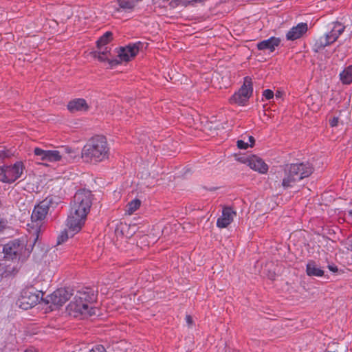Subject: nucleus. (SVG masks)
I'll return each mask as SVG.
<instances>
[{
    "label": "nucleus",
    "mask_w": 352,
    "mask_h": 352,
    "mask_svg": "<svg viewBox=\"0 0 352 352\" xmlns=\"http://www.w3.org/2000/svg\"><path fill=\"white\" fill-rule=\"evenodd\" d=\"M253 94V82L252 79L250 76H245L243 78V84L235 92L230 99V102L232 104H236L240 106H244L248 102L250 98Z\"/></svg>",
    "instance_id": "obj_8"
},
{
    "label": "nucleus",
    "mask_w": 352,
    "mask_h": 352,
    "mask_svg": "<svg viewBox=\"0 0 352 352\" xmlns=\"http://www.w3.org/2000/svg\"><path fill=\"white\" fill-rule=\"evenodd\" d=\"M89 352H106V351L102 345H96L89 351Z\"/></svg>",
    "instance_id": "obj_31"
},
{
    "label": "nucleus",
    "mask_w": 352,
    "mask_h": 352,
    "mask_svg": "<svg viewBox=\"0 0 352 352\" xmlns=\"http://www.w3.org/2000/svg\"><path fill=\"white\" fill-rule=\"evenodd\" d=\"M72 293L65 288H60L52 294L41 298L42 303L49 305V309L53 311L62 307L70 298Z\"/></svg>",
    "instance_id": "obj_6"
},
{
    "label": "nucleus",
    "mask_w": 352,
    "mask_h": 352,
    "mask_svg": "<svg viewBox=\"0 0 352 352\" xmlns=\"http://www.w3.org/2000/svg\"><path fill=\"white\" fill-rule=\"evenodd\" d=\"M26 227L30 234V239L32 240L34 245L38 240L40 234L43 232L45 228L42 221H29Z\"/></svg>",
    "instance_id": "obj_14"
},
{
    "label": "nucleus",
    "mask_w": 352,
    "mask_h": 352,
    "mask_svg": "<svg viewBox=\"0 0 352 352\" xmlns=\"http://www.w3.org/2000/svg\"><path fill=\"white\" fill-rule=\"evenodd\" d=\"M332 25L330 32L320 36L315 41L314 47L316 52L336 42L345 30V26L340 22H334Z\"/></svg>",
    "instance_id": "obj_5"
},
{
    "label": "nucleus",
    "mask_w": 352,
    "mask_h": 352,
    "mask_svg": "<svg viewBox=\"0 0 352 352\" xmlns=\"http://www.w3.org/2000/svg\"><path fill=\"white\" fill-rule=\"evenodd\" d=\"M25 248V245L20 240L14 239L9 241L4 245L3 252L5 254V258L7 259L13 260L19 255L21 254Z\"/></svg>",
    "instance_id": "obj_11"
},
{
    "label": "nucleus",
    "mask_w": 352,
    "mask_h": 352,
    "mask_svg": "<svg viewBox=\"0 0 352 352\" xmlns=\"http://www.w3.org/2000/svg\"><path fill=\"white\" fill-rule=\"evenodd\" d=\"M237 217L236 211L230 206H225L222 210V216L217 220H234Z\"/></svg>",
    "instance_id": "obj_22"
},
{
    "label": "nucleus",
    "mask_w": 352,
    "mask_h": 352,
    "mask_svg": "<svg viewBox=\"0 0 352 352\" xmlns=\"http://www.w3.org/2000/svg\"><path fill=\"white\" fill-rule=\"evenodd\" d=\"M340 79L344 84H350L352 82V65L349 66L340 73Z\"/></svg>",
    "instance_id": "obj_23"
},
{
    "label": "nucleus",
    "mask_w": 352,
    "mask_h": 352,
    "mask_svg": "<svg viewBox=\"0 0 352 352\" xmlns=\"http://www.w3.org/2000/svg\"><path fill=\"white\" fill-rule=\"evenodd\" d=\"M280 92H277V93L276 94V97L278 98V97H280Z\"/></svg>",
    "instance_id": "obj_42"
},
{
    "label": "nucleus",
    "mask_w": 352,
    "mask_h": 352,
    "mask_svg": "<svg viewBox=\"0 0 352 352\" xmlns=\"http://www.w3.org/2000/svg\"><path fill=\"white\" fill-rule=\"evenodd\" d=\"M236 144L240 149H246L249 147V143L241 140H238Z\"/></svg>",
    "instance_id": "obj_30"
},
{
    "label": "nucleus",
    "mask_w": 352,
    "mask_h": 352,
    "mask_svg": "<svg viewBox=\"0 0 352 352\" xmlns=\"http://www.w3.org/2000/svg\"><path fill=\"white\" fill-rule=\"evenodd\" d=\"M98 59L101 61H105L106 60H108L107 56H102V54H100L98 56Z\"/></svg>",
    "instance_id": "obj_38"
},
{
    "label": "nucleus",
    "mask_w": 352,
    "mask_h": 352,
    "mask_svg": "<svg viewBox=\"0 0 352 352\" xmlns=\"http://www.w3.org/2000/svg\"><path fill=\"white\" fill-rule=\"evenodd\" d=\"M307 31V24L305 23H300L290 29L286 34V38L289 41H294L300 38Z\"/></svg>",
    "instance_id": "obj_16"
},
{
    "label": "nucleus",
    "mask_w": 352,
    "mask_h": 352,
    "mask_svg": "<svg viewBox=\"0 0 352 352\" xmlns=\"http://www.w3.org/2000/svg\"><path fill=\"white\" fill-rule=\"evenodd\" d=\"M60 161L58 150H47L46 162H56Z\"/></svg>",
    "instance_id": "obj_24"
},
{
    "label": "nucleus",
    "mask_w": 352,
    "mask_h": 352,
    "mask_svg": "<svg viewBox=\"0 0 352 352\" xmlns=\"http://www.w3.org/2000/svg\"><path fill=\"white\" fill-rule=\"evenodd\" d=\"M349 214L352 217V210L349 211Z\"/></svg>",
    "instance_id": "obj_43"
},
{
    "label": "nucleus",
    "mask_w": 352,
    "mask_h": 352,
    "mask_svg": "<svg viewBox=\"0 0 352 352\" xmlns=\"http://www.w3.org/2000/svg\"><path fill=\"white\" fill-rule=\"evenodd\" d=\"M6 228V221H0V232Z\"/></svg>",
    "instance_id": "obj_37"
},
{
    "label": "nucleus",
    "mask_w": 352,
    "mask_h": 352,
    "mask_svg": "<svg viewBox=\"0 0 352 352\" xmlns=\"http://www.w3.org/2000/svg\"><path fill=\"white\" fill-rule=\"evenodd\" d=\"M110 63H111V65H113V64H116H116H118V63H119V62H118V61H117L116 60H111V61H110Z\"/></svg>",
    "instance_id": "obj_40"
},
{
    "label": "nucleus",
    "mask_w": 352,
    "mask_h": 352,
    "mask_svg": "<svg viewBox=\"0 0 352 352\" xmlns=\"http://www.w3.org/2000/svg\"><path fill=\"white\" fill-rule=\"evenodd\" d=\"M185 319H186V322L188 327H191L193 324L192 318L190 315H186Z\"/></svg>",
    "instance_id": "obj_34"
},
{
    "label": "nucleus",
    "mask_w": 352,
    "mask_h": 352,
    "mask_svg": "<svg viewBox=\"0 0 352 352\" xmlns=\"http://www.w3.org/2000/svg\"><path fill=\"white\" fill-rule=\"evenodd\" d=\"M280 40L279 38L270 37L268 39L262 41L257 43V48L259 50H269L272 52L275 48L279 45Z\"/></svg>",
    "instance_id": "obj_18"
},
{
    "label": "nucleus",
    "mask_w": 352,
    "mask_h": 352,
    "mask_svg": "<svg viewBox=\"0 0 352 352\" xmlns=\"http://www.w3.org/2000/svg\"><path fill=\"white\" fill-rule=\"evenodd\" d=\"M85 221H67V227L60 231L57 236L56 245L66 242L69 237H73L79 232L84 226Z\"/></svg>",
    "instance_id": "obj_10"
},
{
    "label": "nucleus",
    "mask_w": 352,
    "mask_h": 352,
    "mask_svg": "<svg viewBox=\"0 0 352 352\" xmlns=\"http://www.w3.org/2000/svg\"><path fill=\"white\" fill-rule=\"evenodd\" d=\"M177 5H181L183 6H194L195 2L194 0H175Z\"/></svg>",
    "instance_id": "obj_28"
},
{
    "label": "nucleus",
    "mask_w": 352,
    "mask_h": 352,
    "mask_svg": "<svg viewBox=\"0 0 352 352\" xmlns=\"http://www.w3.org/2000/svg\"><path fill=\"white\" fill-rule=\"evenodd\" d=\"M67 109L71 113L87 111L89 109V106L85 99L76 98L68 102Z\"/></svg>",
    "instance_id": "obj_17"
},
{
    "label": "nucleus",
    "mask_w": 352,
    "mask_h": 352,
    "mask_svg": "<svg viewBox=\"0 0 352 352\" xmlns=\"http://www.w3.org/2000/svg\"><path fill=\"white\" fill-rule=\"evenodd\" d=\"M72 298L66 307L67 313L74 317L87 318L97 314V294L90 287H84L72 294Z\"/></svg>",
    "instance_id": "obj_1"
},
{
    "label": "nucleus",
    "mask_w": 352,
    "mask_h": 352,
    "mask_svg": "<svg viewBox=\"0 0 352 352\" xmlns=\"http://www.w3.org/2000/svg\"><path fill=\"white\" fill-rule=\"evenodd\" d=\"M248 140H249V142H248L249 146L252 147L255 142L254 138L252 136H249Z\"/></svg>",
    "instance_id": "obj_36"
},
{
    "label": "nucleus",
    "mask_w": 352,
    "mask_h": 352,
    "mask_svg": "<svg viewBox=\"0 0 352 352\" xmlns=\"http://www.w3.org/2000/svg\"><path fill=\"white\" fill-rule=\"evenodd\" d=\"M338 124V118L333 117L332 119L329 120V124L331 127H335Z\"/></svg>",
    "instance_id": "obj_33"
},
{
    "label": "nucleus",
    "mask_w": 352,
    "mask_h": 352,
    "mask_svg": "<svg viewBox=\"0 0 352 352\" xmlns=\"http://www.w3.org/2000/svg\"><path fill=\"white\" fill-rule=\"evenodd\" d=\"M93 195L90 190H79L74 197L68 220H85L92 205Z\"/></svg>",
    "instance_id": "obj_3"
},
{
    "label": "nucleus",
    "mask_w": 352,
    "mask_h": 352,
    "mask_svg": "<svg viewBox=\"0 0 352 352\" xmlns=\"http://www.w3.org/2000/svg\"><path fill=\"white\" fill-rule=\"evenodd\" d=\"M247 163L250 168L261 174H265L268 170V166L260 157L253 155L247 160Z\"/></svg>",
    "instance_id": "obj_15"
},
{
    "label": "nucleus",
    "mask_w": 352,
    "mask_h": 352,
    "mask_svg": "<svg viewBox=\"0 0 352 352\" xmlns=\"http://www.w3.org/2000/svg\"><path fill=\"white\" fill-rule=\"evenodd\" d=\"M113 34L111 32H106L97 41L98 47L103 46L109 43L112 39Z\"/></svg>",
    "instance_id": "obj_25"
},
{
    "label": "nucleus",
    "mask_w": 352,
    "mask_h": 352,
    "mask_svg": "<svg viewBox=\"0 0 352 352\" xmlns=\"http://www.w3.org/2000/svg\"><path fill=\"white\" fill-rule=\"evenodd\" d=\"M109 146L107 139L102 135L91 138L83 146L82 158L87 162L98 163L108 159Z\"/></svg>",
    "instance_id": "obj_2"
},
{
    "label": "nucleus",
    "mask_w": 352,
    "mask_h": 352,
    "mask_svg": "<svg viewBox=\"0 0 352 352\" xmlns=\"http://www.w3.org/2000/svg\"><path fill=\"white\" fill-rule=\"evenodd\" d=\"M306 273L309 276L322 277L324 270L314 261L310 260L306 265Z\"/></svg>",
    "instance_id": "obj_20"
},
{
    "label": "nucleus",
    "mask_w": 352,
    "mask_h": 352,
    "mask_svg": "<svg viewBox=\"0 0 352 352\" xmlns=\"http://www.w3.org/2000/svg\"><path fill=\"white\" fill-rule=\"evenodd\" d=\"M43 296L44 294L41 291L33 287L25 288L22 291L19 300V307L24 310L32 308L38 302L42 303L41 298H44Z\"/></svg>",
    "instance_id": "obj_7"
},
{
    "label": "nucleus",
    "mask_w": 352,
    "mask_h": 352,
    "mask_svg": "<svg viewBox=\"0 0 352 352\" xmlns=\"http://www.w3.org/2000/svg\"><path fill=\"white\" fill-rule=\"evenodd\" d=\"M119 8L116 10L119 12L122 10L125 12H131L137 6L138 3V0H118Z\"/></svg>",
    "instance_id": "obj_21"
},
{
    "label": "nucleus",
    "mask_w": 352,
    "mask_h": 352,
    "mask_svg": "<svg viewBox=\"0 0 352 352\" xmlns=\"http://www.w3.org/2000/svg\"><path fill=\"white\" fill-rule=\"evenodd\" d=\"M23 169L24 166L21 162L0 166V181L3 183H12L21 177Z\"/></svg>",
    "instance_id": "obj_9"
},
{
    "label": "nucleus",
    "mask_w": 352,
    "mask_h": 352,
    "mask_svg": "<svg viewBox=\"0 0 352 352\" xmlns=\"http://www.w3.org/2000/svg\"><path fill=\"white\" fill-rule=\"evenodd\" d=\"M263 96L265 98L266 100H270L273 98L274 94L271 89H265L263 92Z\"/></svg>",
    "instance_id": "obj_29"
},
{
    "label": "nucleus",
    "mask_w": 352,
    "mask_h": 352,
    "mask_svg": "<svg viewBox=\"0 0 352 352\" xmlns=\"http://www.w3.org/2000/svg\"><path fill=\"white\" fill-rule=\"evenodd\" d=\"M50 201L45 199L41 201L38 204L34 206L31 216L32 220H44L47 218L50 213Z\"/></svg>",
    "instance_id": "obj_13"
},
{
    "label": "nucleus",
    "mask_w": 352,
    "mask_h": 352,
    "mask_svg": "<svg viewBox=\"0 0 352 352\" xmlns=\"http://www.w3.org/2000/svg\"><path fill=\"white\" fill-rule=\"evenodd\" d=\"M142 45V43L141 42H138L120 47L118 52L120 61L128 62L132 58H134L139 52Z\"/></svg>",
    "instance_id": "obj_12"
},
{
    "label": "nucleus",
    "mask_w": 352,
    "mask_h": 352,
    "mask_svg": "<svg viewBox=\"0 0 352 352\" xmlns=\"http://www.w3.org/2000/svg\"><path fill=\"white\" fill-rule=\"evenodd\" d=\"M108 53V51L107 50V48H105V50L102 51L101 54L102 56H107V54Z\"/></svg>",
    "instance_id": "obj_39"
},
{
    "label": "nucleus",
    "mask_w": 352,
    "mask_h": 352,
    "mask_svg": "<svg viewBox=\"0 0 352 352\" xmlns=\"http://www.w3.org/2000/svg\"><path fill=\"white\" fill-rule=\"evenodd\" d=\"M313 173V167L308 162L294 163L284 169L282 186L284 188L293 187L297 182L309 177Z\"/></svg>",
    "instance_id": "obj_4"
},
{
    "label": "nucleus",
    "mask_w": 352,
    "mask_h": 352,
    "mask_svg": "<svg viewBox=\"0 0 352 352\" xmlns=\"http://www.w3.org/2000/svg\"><path fill=\"white\" fill-rule=\"evenodd\" d=\"M231 221H217V226L219 228H224L228 226Z\"/></svg>",
    "instance_id": "obj_32"
},
{
    "label": "nucleus",
    "mask_w": 352,
    "mask_h": 352,
    "mask_svg": "<svg viewBox=\"0 0 352 352\" xmlns=\"http://www.w3.org/2000/svg\"><path fill=\"white\" fill-rule=\"evenodd\" d=\"M60 161L64 163H72L77 157L76 152L68 146H62L58 149Z\"/></svg>",
    "instance_id": "obj_19"
},
{
    "label": "nucleus",
    "mask_w": 352,
    "mask_h": 352,
    "mask_svg": "<svg viewBox=\"0 0 352 352\" xmlns=\"http://www.w3.org/2000/svg\"><path fill=\"white\" fill-rule=\"evenodd\" d=\"M328 268H329V270L331 272H333V273L337 272H338V267H337L336 265H328Z\"/></svg>",
    "instance_id": "obj_35"
},
{
    "label": "nucleus",
    "mask_w": 352,
    "mask_h": 352,
    "mask_svg": "<svg viewBox=\"0 0 352 352\" xmlns=\"http://www.w3.org/2000/svg\"><path fill=\"white\" fill-rule=\"evenodd\" d=\"M24 352H35V351L33 349H29L25 350Z\"/></svg>",
    "instance_id": "obj_41"
},
{
    "label": "nucleus",
    "mask_w": 352,
    "mask_h": 352,
    "mask_svg": "<svg viewBox=\"0 0 352 352\" xmlns=\"http://www.w3.org/2000/svg\"><path fill=\"white\" fill-rule=\"evenodd\" d=\"M140 205V200L135 199L127 204L126 212L131 214L133 212H134L138 208H139Z\"/></svg>",
    "instance_id": "obj_26"
},
{
    "label": "nucleus",
    "mask_w": 352,
    "mask_h": 352,
    "mask_svg": "<svg viewBox=\"0 0 352 352\" xmlns=\"http://www.w3.org/2000/svg\"><path fill=\"white\" fill-rule=\"evenodd\" d=\"M34 154L38 157V160L46 161L47 150L36 147L34 149Z\"/></svg>",
    "instance_id": "obj_27"
}]
</instances>
